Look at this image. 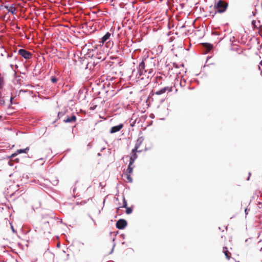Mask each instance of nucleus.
<instances>
[{
	"label": "nucleus",
	"mask_w": 262,
	"mask_h": 262,
	"mask_svg": "<svg viewBox=\"0 0 262 262\" xmlns=\"http://www.w3.org/2000/svg\"><path fill=\"white\" fill-rule=\"evenodd\" d=\"M88 57L93 59L92 63L93 68L96 67L98 64L103 61L106 58L105 54L101 50H99L98 46L93 47L92 49H89L86 54Z\"/></svg>",
	"instance_id": "obj_1"
},
{
	"label": "nucleus",
	"mask_w": 262,
	"mask_h": 262,
	"mask_svg": "<svg viewBox=\"0 0 262 262\" xmlns=\"http://www.w3.org/2000/svg\"><path fill=\"white\" fill-rule=\"evenodd\" d=\"M145 62H146V59H143L142 61L139 63L138 69V73L136 75L137 78L138 79L143 80L145 77L148 78V74L152 73L151 69L147 68V66L145 65Z\"/></svg>",
	"instance_id": "obj_2"
},
{
	"label": "nucleus",
	"mask_w": 262,
	"mask_h": 262,
	"mask_svg": "<svg viewBox=\"0 0 262 262\" xmlns=\"http://www.w3.org/2000/svg\"><path fill=\"white\" fill-rule=\"evenodd\" d=\"M228 6V4L224 0H215L214 3L215 13H222L225 12Z\"/></svg>",
	"instance_id": "obj_3"
},
{
	"label": "nucleus",
	"mask_w": 262,
	"mask_h": 262,
	"mask_svg": "<svg viewBox=\"0 0 262 262\" xmlns=\"http://www.w3.org/2000/svg\"><path fill=\"white\" fill-rule=\"evenodd\" d=\"M18 53L21 57L26 59H29L32 57L31 52L24 49H19Z\"/></svg>",
	"instance_id": "obj_4"
},
{
	"label": "nucleus",
	"mask_w": 262,
	"mask_h": 262,
	"mask_svg": "<svg viewBox=\"0 0 262 262\" xmlns=\"http://www.w3.org/2000/svg\"><path fill=\"white\" fill-rule=\"evenodd\" d=\"M127 223L124 219H119L116 224V228L119 230H122L127 226Z\"/></svg>",
	"instance_id": "obj_5"
},
{
	"label": "nucleus",
	"mask_w": 262,
	"mask_h": 262,
	"mask_svg": "<svg viewBox=\"0 0 262 262\" xmlns=\"http://www.w3.org/2000/svg\"><path fill=\"white\" fill-rule=\"evenodd\" d=\"M76 120V115L72 114L71 116H67L63 120V122L65 123H74Z\"/></svg>",
	"instance_id": "obj_6"
},
{
	"label": "nucleus",
	"mask_w": 262,
	"mask_h": 262,
	"mask_svg": "<svg viewBox=\"0 0 262 262\" xmlns=\"http://www.w3.org/2000/svg\"><path fill=\"white\" fill-rule=\"evenodd\" d=\"M167 91L168 92H171L172 91V87H168L166 86L164 88H163L156 92H154V94L157 95H160L161 94H163V93H165Z\"/></svg>",
	"instance_id": "obj_7"
},
{
	"label": "nucleus",
	"mask_w": 262,
	"mask_h": 262,
	"mask_svg": "<svg viewBox=\"0 0 262 262\" xmlns=\"http://www.w3.org/2000/svg\"><path fill=\"white\" fill-rule=\"evenodd\" d=\"M123 127L122 123H120L118 125H116L111 127L110 129V133L114 134L119 132Z\"/></svg>",
	"instance_id": "obj_8"
},
{
	"label": "nucleus",
	"mask_w": 262,
	"mask_h": 262,
	"mask_svg": "<svg viewBox=\"0 0 262 262\" xmlns=\"http://www.w3.org/2000/svg\"><path fill=\"white\" fill-rule=\"evenodd\" d=\"M2 6L4 7L8 10L9 12L11 13V14H14L15 13L16 8L13 6V5H11V6H8L7 5H2Z\"/></svg>",
	"instance_id": "obj_9"
},
{
	"label": "nucleus",
	"mask_w": 262,
	"mask_h": 262,
	"mask_svg": "<svg viewBox=\"0 0 262 262\" xmlns=\"http://www.w3.org/2000/svg\"><path fill=\"white\" fill-rule=\"evenodd\" d=\"M111 34L110 32H107L102 38L101 42L103 43L106 42L110 38Z\"/></svg>",
	"instance_id": "obj_10"
},
{
	"label": "nucleus",
	"mask_w": 262,
	"mask_h": 262,
	"mask_svg": "<svg viewBox=\"0 0 262 262\" xmlns=\"http://www.w3.org/2000/svg\"><path fill=\"white\" fill-rule=\"evenodd\" d=\"M144 141V137L143 136L139 137L136 141L135 146L139 148L141 144Z\"/></svg>",
	"instance_id": "obj_11"
},
{
	"label": "nucleus",
	"mask_w": 262,
	"mask_h": 262,
	"mask_svg": "<svg viewBox=\"0 0 262 262\" xmlns=\"http://www.w3.org/2000/svg\"><path fill=\"white\" fill-rule=\"evenodd\" d=\"M223 252L225 254L226 258L229 260L230 259V258L231 254H230V252L228 250V249H227V248L226 247H223Z\"/></svg>",
	"instance_id": "obj_12"
},
{
	"label": "nucleus",
	"mask_w": 262,
	"mask_h": 262,
	"mask_svg": "<svg viewBox=\"0 0 262 262\" xmlns=\"http://www.w3.org/2000/svg\"><path fill=\"white\" fill-rule=\"evenodd\" d=\"M137 157H138V156H137V154H132V155L129 158V164L133 165V163H134L135 160L137 158Z\"/></svg>",
	"instance_id": "obj_13"
},
{
	"label": "nucleus",
	"mask_w": 262,
	"mask_h": 262,
	"mask_svg": "<svg viewBox=\"0 0 262 262\" xmlns=\"http://www.w3.org/2000/svg\"><path fill=\"white\" fill-rule=\"evenodd\" d=\"M67 111V110H63V111L59 112L58 113L57 118L58 119L62 118L63 116H64L66 115Z\"/></svg>",
	"instance_id": "obj_14"
},
{
	"label": "nucleus",
	"mask_w": 262,
	"mask_h": 262,
	"mask_svg": "<svg viewBox=\"0 0 262 262\" xmlns=\"http://www.w3.org/2000/svg\"><path fill=\"white\" fill-rule=\"evenodd\" d=\"M29 147H26L25 149H18L17 150V152L18 153V154L27 153L28 151H29Z\"/></svg>",
	"instance_id": "obj_15"
},
{
	"label": "nucleus",
	"mask_w": 262,
	"mask_h": 262,
	"mask_svg": "<svg viewBox=\"0 0 262 262\" xmlns=\"http://www.w3.org/2000/svg\"><path fill=\"white\" fill-rule=\"evenodd\" d=\"M204 47L208 51H210L213 49V45L208 43H205Z\"/></svg>",
	"instance_id": "obj_16"
},
{
	"label": "nucleus",
	"mask_w": 262,
	"mask_h": 262,
	"mask_svg": "<svg viewBox=\"0 0 262 262\" xmlns=\"http://www.w3.org/2000/svg\"><path fill=\"white\" fill-rule=\"evenodd\" d=\"M52 221H53V219L51 218L50 219V221H45L42 225L43 228H48V227H49V224H50V222Z\"/></svg>",
	"instance_id": "obj_17"
},
{
	"label": "nucleus",
	"mask_w": 262,
	"mask_h": 262,
	"mask_svg": "<svg viewBox=\"0 0 262 262\" xmlns=\"http://www.w3.org/2000/svg\"><path fill=\"white\" fill-rule=\"evenodd\" d=\"M5 105V100L4 99V97L2 96V94L1 91H0V105Z\"/></svg>",
	"instance_id": "obj_18"
},
{
	"label": "nucleus",
	"mask_w": 262,
	"mask_h": 262,
	"mask_svg": "<svg viewBox=\"0 0 262 262\" xmlns=\"http://www.w3.org/2000/svg\"><path fill=\"white\" fill-rule=\"evenodd\" d=\"M132 165H130V164H129V165H128V168H127V173L130 174V173H132V172H133V167H132Z\"/></svg>",
	"instance_id": "obj_19"
},
{
	"label": "nucleus",
	"mask_w": 262,
	"mask_h": 262,
	"mask_svg": "<svg viewBox=\"0 0 262 262\" xmlns=\"http://www.w3.org/2000/svg\"><path fill=\"white\" fill-rule=\"evenodd\" d=\"M138 148H139L138 147H137V146H135V148L134 149H133L132 150V154H137V152H141V150H138Z\"/></svg>",
	"instance_id": "obj_20"
},
{
	"label": "nucleus",
	"mask_w": 262,
	"mask_h": 262,
	"mask_svg": "<svg viewBox=\"0 0 262 262\" xmlns=\"http://www.w3.org/2000/svg\"><path fill=\"white\" fill-rule=\"evenodd\" d=\"M126 208V213L127 214H129L133 212V209L130 207H127Z\"/></svg>",
	"instance_id": "obj_21"
},
{
	"label": "nucleus",
	"mask_w": 262,
	"mask_h": 262,
	"mask_svg": "<svg viewBox=\"0 0 262 262\" xmlns=\"http://www.w3.org/2000/svg\"><path fill=\"white\" fill-rule=\"evenodd\" d=\"M125 175L126 176V179L129 182L132 183L133 182V179L131 177L129 173H126Z\"/></svg>",
	"instance_id": "obj_22"
},
{
	"label": "nucleus",
	"mask_w": 262,
	"mask_h": 262,
	"mask_svg": "<svg viewBox=\"0 0 262 262\" xmlns=\"http://www.w3.org/2000/svg\"><path fill=\"white\" fill-rule=\"evenodd\" d=\"M127 207V202L124 197L123 199V205L121 207L122 208H126Z\"/></svg>",
	"instance_id": "obj_23"
},
{
	"label": "nucleus",
	"mask_w": 262,
	"mask_h": 262,
	"mask_svg": "<svg viewBox=\"0 0 262 262\" xmlns=\"http://www.w3.org/2000/svg\"><path fill=\"white\" fill-rule=\"evenodd\" d=\"M57 80H58V79L55 76H52L51 77V81L52 83H56V82H57Z\"/></svg>",
	"instance_id": "obj_24"
},
{
	"label": "nucleus",
	"mask_w": 262,
	"mask_h": 262,
	"mask_svg": "<svg viewBox=\"0 0 262 262\" xmlns=\"http://www.w3.org/2000/svg\"><path fill=\"white\" fill-rule=\"evenodd\" d=\"M18 153L17 152V151L13 154L11 155V156H10L11 158H14L15 157V156H17V155L18 154Z\"/></svg>",
	"instance_id": "obj_25"
},
{
	"label": "nucleus",
	"mask_w": 262,
	"mask_h": 262,
	"mask_svg": "<svg viewBox=\"0 0 262 262\" xmlns=\"http://www.w3.org/2000/svg\"><path fill=\"white\" fill-rule=\"evenodd\" d=\"M89 218H90L92 221L93 222H94V224L96 225V222L94 220V219L92 217V216L91 215H89Z\"/></svg>",
	"instance_id": "obj_26"
},
{
	"label": "nucleus",
	"mask_w": 262,
	"mask_h": 262,
	"mask_svg": "<svg viewBox=\"0 0 262 262\" xmlns=\"http://www.w3.org/2000/svg\"><path fill=\"white\" fill-rule=\"evenodd\" d=\"M231 50L235 51H237L238 50V48H231Z\"/></svg>",
	"instance_id": "obj_27"
},
{
	"label": "nucleus",
	"mask_w": 262,
	"mask_h": 262,
	"mask_svg": "<svg viewBox=\"0 0 262 262\" xmlns=\"http://www.w3.org/2000/svg\"><path fill=\"white\" fill-rule=\"evenodd\" d=\"M115 246V244H114V245H113V248H112V249L111 250V252H110V254H111V253H113V250H114V248Z\"/></svg>",
	"instance_id": "obj_28"
},
{
	"label": "nucleus",
	"mask_w": 262,
	"mask_h": 262,
	"mask_svg": "<svg viewBox=\"0 0 262 262\" xmlns=\"http://www.w3.org/2000/svg\"><path fill=\"white\" fill-rule=\"evenodd\" d=\"M12 56V53H11V54H9V53H8V54H7V57H8V58H10V57H11Z\"/></svg>",
	"instance_id": "obj_29"
},
{
	"label": "nucleus",
	"mask_w": 262,
	"mask_h": 262,
	"mask_svg": "<svg viewBox=\"0 0 262 262\" xmlns=\"http://www.w3.org/2000/svg\"><path fill=\"white\" fill-rule=\"evenodd\" d=\"M13 97H12V96H11V97H10V99L11 104H12V100H13Z\"/></svg>",
	"instance_id": "obj_30"
},
{
	"label": "nucleus",
	"mask_w": 262,
	"mask_h": 262,
	"mask_svg": "<svg viewBox=\"0 0 262 262\" xmlns=\"http://www.w3.org/2000/svg\"><path fill=\"white\" fill-rule=\"evenodd\" d=\"M57 183H58V181L57 180H55L54 181V183H53V184L55 185H57Z\"/></svg>",
	"instance_id": "obj_31"
},
{
	"label": "nucleus",
	"mask_w": 262,
	"mask_h": 262,
	"mask_svg": "<svg viewBox=\"0 0 262 262\" xmlns=\"http://www.w3.org/2000/svg\"><path fill=\"white\" fill-rule=\"evenodd\" d=\"M250 176H251V173H250V172H249V176H248V178H247V180H248H248H249V179H250Z\"/></svg>",
	"instance_id": "obj_32"
},
{
	"label": "nucleus",
	"mask_w": 262,
	"mask_h": 262,
	"mask_svg": "<svg viewBox=\"0 0 262 262\" xmlns=\"http://www.w3.org/2000/svg\"><path fill=\"white\" fill-rule=\"evenodd\" d=\"M245 212L246 214H248V209H247V208H246V209H245Z\"/></svg>",
	"instance_id": "obj_33"
},
{
	"label": "nucleus",
	"mask_w": 262,
	"mask_h": 262,
	"mask_svg": "<svg viewBox=\"0 0 262 262\" xmlns=\"http://www.w3.org/2000/svg\"><path fill=\"white\" fill-rule=\"evenodd\" d=\"M173 66L177 68H178V66L177 65V64L176 63H173Z\"/></svg>",
	"instance_id": "obj_34"
},
{
	"label": "nucleus",
	"mask_w": 262,
	"mask_h": 262,
	"mask_svg": "<svg viewBox=\"0 0 262 262\" xmlns=\"http://www.w3.org/2000/svg\"><path fill=\"white\" fill-rule=\"evenodd\" d=\"M91 63V62H89V63H88V64H87V65H86V69H88V68H89V67H88V66H89V64H90Z\"/></svg>",
	"instance_id": "obj_35"
},
{
	"label": "nucleus",
	"mask_w": 262,
	"mask_h": 262,
	"mask_svg": "<svg viewBox=\"0 0 262 262\" xmlns=\"http://www.w3.org/2000/svg\"><path fill=\"white\" fill-rule=\"evenodd\" d=\"M26 92V91H24V90H21L19 91V93H20V92Z\"/></svg>",
	"instance_id": "obj_36"
},
{
	"label": "nucleus",
	"mask_w": 262,
	"mask_h": 262,
	"mask_svg": "<svg viewBox=\"0 0 262 262\" xmlns=\"http://www.w3.org/2000/svg\"><path fill=\"white\" fill-rule=\"evenodd\" d=\"M259 250L260 252H262V247H261Z\"/></svg>",
	"instance_id": "obj_37"
},
{
	"label": "nucleus",
	"mask_w": 262,
	"mask_h": 262,
	"mask_svg": "<svg viewBox=\"0 0 262 262\" xmlns=\"http://www.w3.org/2000/svg\"><path fill=\"white\" fill-rule=\"evenodd\" d=\"M259 64L262 66V60L260 61Z\"/></svg>",
	"instance_id": "obj_38"
},
{
	"label": "nucleus",
	"mask_w": 262,
	"mask_h": 262,
	"mask_svg": "<svg viewBox=\"0 0 262 262\" xmlns=\"http://www.w3.org/2000/svg\"><path fill=\"white\" fill-rule=\"evenodd\" d=\"M119 209H120V207L117 208V213H118V211H119Z\"/></svg>",
	"instance_id": "obj_39"
},
{
	"label": "nucleus",
	"mask_w": 262,
	"mask_h": 262,
	"mask_svg": "<svg viewBox=\"0 0 262 262\" xmlns=\"http://www.w3.org/2000/svg\"><path fill=\"white\" fill-rule=\"evenodd\" d=\"M11 228H12V231H13V232H14L15 231H14V228H13V226H12V227H11Z\"/></svg>",
	"instance_id": "obj_40"
},
{
	"label": "nucleus",
	"mask_w": 262,
	"mask_h": 262,
	"mask_svg": "<svg viewBox=\"0 0 262 262\" xmlns=\"http://www.w3.org/2000/svg\"><path fill=\"white\" fill-rule=\"evenodd\" d=\"M255 21L254 20H253V21H252V24H255Z\"/></svg>",
	"instance_id": "obj_41"
},
{
	"label": "nucleus",
	"mask_w": 262,
	"mask_h": 262,
	"mask_svg": "<svg viewBox=\"0 0 262 262\" xmlns=\"http://www.w3.org/2000/svg\"><path fill=\"white\" fill-rule=\"evenodd\" d=\"M2 116L0 115V120L2 119Z\"/></svg>",
	"instance_id": "obj_42"
},
{
	"label": "nucleus",
	"mask_w": 262,
	"mask_h": 262,
	"mask_svg": "<svg viewBox=\"0 0 262 262\" xmlns=\"http://www.w3.org/2000/svg\"><path fill=\"white\" fill-rule=\"evenodd\" d=\"M75 191V188H74L73 189V191Z\"/></svg>",
	"instance_id": "obj_43"
},
{
	"label": "nucleus",
	"mask_w": 262,
	"mask_h": 262,
	"mask_svg": "<svg viewBox=\"0 0 262 262\" xmlns=\"http://www.w3.org/2000/svg\"><path fill=\"white\" fill-rule=\"evenodd\" d=\"M80 60H82V58H80Z\"/></svg>",
	"instance_id": "obj_44"
}]
</instances>
